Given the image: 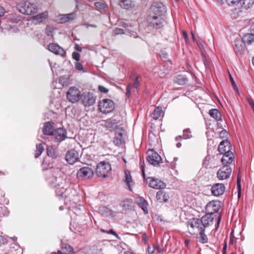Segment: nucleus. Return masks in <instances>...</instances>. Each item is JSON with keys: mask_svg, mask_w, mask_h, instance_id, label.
Segmentation results:
<instances>
[{"mask_svg": "<svg viewBox=\"0 0 254 254\" xmlns=\"http://www.w3.org/2000/svg\"><path fill=\"white\" fill-rule=\"evenodd\" d=\"M55 180V182L52 183V186L55 188L57 195L62 198H67L69 196V193L71 191V189L70 188H64L63 184L64 183L65 180L62 178L56 177Z\"/></svg>", "mask_w": 254, "mask_h": 254, "instance_id": "obj_1", "label": "nucleus"}, {"mask_svg": "<svg viewBox=\"0 0 254 254\" xmlns=\"http://www.w3.org/2000/svg\"><path fill=\"white\" fill-rule=\"evenodd\" d=\"M16 7L20 13L26 15H33L38 11L37 5L28 1L20 2L17 4Z\"/></svg>", "mask_w": 254, "mask_h": 254, "instance_id": "obj_2", "label": "nucleus"}, {"mask_svg": "<svg viewBox=\"0 0 254 254\" xmlns=\"http://www.w3.org/2000/svg\"><path fill=\"white\" fill-rule=\"evenodd\" d=\"M111 166L109 162L101 161L97 164L95 173L99 177L106 178L111 171Z\"/></svg>", "mask_w": 254, "mask_h": 254, "instance_id": "obj_3", "label": "nucleus"}, {"mask_svg": "<svg viewBox=\"0 0 254 254\" xmlns=\"http://www.w3.org/2000/svg\"><path fill=\"white\" fill-rule=\"evenodd\" d=\"M98 108L100 111L104 114L112 112L115 108V104L110 99H105L99 103Z\"/></svg>", "mask_w": 254, "mask_h": 254, "instance_id": "obj_4", "label": "nucleus"}, {"mask_svg": "<svg viewBox=\"0 0 254 254\" xmlns=\"http://www.w3.org/2000/svg\"><path fill=\"white\" fill-rule=\"evenodd\" d=\"M81 95L79 89L75 86L70 87L66 93L67 99L72 103L79 101Z\"/></svg>", "mask_w": 254, "mask_h": 254, "instance_id": "obj_5", "label": "nucleus"}, {"mask_svg": "<svg viewBox=\"0 0 254 254\" xmlns=\"http://www.w3.org/2000/svg\"><path fill=\"white\" fill-rule=\"evenodd\" d=\"M147 22L149 26L158 29L163 26L164 21L160 16L150 15L147 18Z\"/></svg>", "mask_w": 254, "mask_h": 254, "instance_id": "obj_6", "label": "nucleus"}, {"mask_svg": "<svg viewBox=\"0 0 254 254\" xmlns=\"http://www.w3.org/2000/svg\"><path fill=\"white\" fill-rule=\"evenodd\" d=\"M80 100L85 107H90L95 103L96 97L92 93L85 92L82 94Z\"/></svg>", "mask_w": 254, "mask_h": 254, "instance_id": "obj_7", "label": "nucleus"}, {"mask_svg": "<svg viewBox=\"0 0 254 254\" xmlns=\"http://www.w3.org/2000/svg\"><path fill=\"white\" fill-rule=\"evenodd\" d=\"M148 154L147 160L150 164L154 166H158L162 163L161 156L153 150H148Z\"/></svg>", "mask_w": 254, "mask_h": 254, "instance_id": "obj_8", "label": "nucleus"}, {"mask_svg": "<svg viewBox=\"0 0 254 254\" xmlns=\"http://www.w3.org/2000/svg\"><path fill=\"white\" fill-rule=\"evenodd\" d=\"M94 175L93 170L89 167L85 166L81 168L78 170L77 177L82 179H90Z\"/></svg>", "mask_w": 254, "mask_h": 254, "instance_id": "obj_9", "label": "nucleus"}, {"mask_svg": "<svg viewBox=\"0 0 254 254\" xmlns=\"http://www.w3.org/2000/svg\"><path fill=\"white\" fill-rule=\"evenodd\" d=\"M147 183L151 188L160 190L164 189L166 186L164 182L154 177H148L147 179Z\"/></svg>", "mask_w": 254, "mask_h": 254, "instance_id": "obj_10", "label": "nucleus"}, {"mask_svg": "<svg viewBox=\"0 0 254 254\" xmlns=\"http://www.w3.org/2000/svg\"><path fill=\"white\" fill-rule=\"evenodd\" d=\"M231 173V168L228 165H224L217 171V177L220 180L226 179L229 178Z\"/></svg>", "mask_w": 254, "mask_h": 254, "instance_id": "obj_11", "label": "nucleus"}, {"mask_svg": "<svg viewBox=\"0 0 254 254\" xmlns=\"http://www.w3.org/2000/svg\"><path fill=\"white\" fill-rule=\"evenodd\" d=\"M78 159L79 153L75 149H71L66 152L65 160L69 164H74Z\"/></svg>", "mask_w": 254, "mask_h": 254, "instance_id": "obj_12", "label": "nucleus"}, {"mask_svg": "<svg viewBox=\"0 0 254 254\" xmlns=\"http://www.w3.org/2000/svg\"><path fill=\"white\" fill-rule=\"evenodd\" d=\"M221 207V202L219 201H212L209 202L206 205V211L211 215L218 212Z\"/></svg>", "mask_w": 254, "mask_h": 254, "instance_id": "obj_13", "label": "nucleus"}, {"mask_svg": "<svg viewBox=\"0 0 254 254\" xmlns=\"http://www.w3.org/2000/svg\"><path fill=\"white\" fill-rule=\"evenodd\" d=\"M231 144L229 141L227 140L222 141L219 145L218 150L221 154L228 153L229 154L230 157L233 156V152L231 151Z\"/></svg>", "mask_w": 254, "mask_h": 254, "instance_id": "obj_14", "label": "nucleus"}, {"mask_svg": "<svg viewBox=\"0 0 254 254\" xmlns=\"http://www.w3.org/2000/svg\"><path fill=\"white\" fill-rule=\"evenodd\" d=\"M218 159L215 156L207 155L203 161V166L208 168H212L217 165Z\"/></svg>", "mask_w": 254, "mask_h": 254, "instance_id": "obj_15", "label": "nucleus"}, {"mask_svg": "<svg viewBox=\"0 0 254 254\" xmlns=\"http://www.w3.org/2000/svg\"><path fill=\"white\" fill-rule=\"evenodd\" d=\"M225 190V187L223 184L216 183L214 184L211 189L212 194L216 196L222 195Z\"/></svg>", "mask_w": 254, "mask_h": 254, "instance_id": "obj_16", "label": "nucleus"}, {"mask_svg": "<svg viewBox=\"0 0 254 254\" xmlns=\"http://www.w3.org/2000/svg\"><path fill=\"white\" fill-rule=\"evenodd\" d=\"M66 131L63 127L55 129L52 135L54 136L57 141L61 142L64 140L66 137Z\"/></svg>", "mask_w": 254, "mask_h": 254, "instance_id": "obj_17", "label": "nucleus"}, {"mask_svg": "<svg viewBox=\"0 0 254 254\" xmlns=\"http://www.w3.org/2000/svg\"><path fill=\"white\" fill-rule=\"evenodd\" d=\"M151 9L155 14L160 16L166 12L165 6L161 2L154 3L151 7Z\"/></svg>", "mask_w": 254, "mask_h": 254, "instance_id": "obj_18", "label": "nucleus"}, {"mask_svg": "<svg viewBox=\"0 0 254 254\" xmlns=\"http://www.w3.org/2000/svg\"><path fill=\"white\" fill-rule=\"evenodd\" d=\"M48 50L56 55L64 56L65 55L64 50L55 43H51L48 45Z\"/></svg>", "mask_w": 254, "mask_h": 254, "instance_id": "obj_19", "label": "nucleus"}, {"mask_svg": "<svg viewBox=\"0 0 254 254\" xmlns=\"http://www.w3.org/2000/svg\"><path fill=\"white\" fill-rule=\"evenodd\" d=\"M125 176L124 179V181L126 183V186H127V189L129 190H132V177L130 174V172L127 170H125Z\"/></svg>", "mask_w": 254, "mask_h": 254, "instance_id": "obj_20", "label": "nucleus"}, {"mask_svg": "<svg viewBox=\"0 0 254 254\" xmlns=\"http://www.w3.org/2000/svg\"><path fill=\"white\" fill-rule=\"evenodd\" d=\"M156 199L160 202H166L168 200L169 196L168 193L162 189L157 191Z\"/></svg>", "mask_w": 254, "mask_h": 254, "instance_id": "obj_21", "label": "nucleus"}, {"mask_svg": "<svg viewBox=\"0 0 254 254\" xmlns=\"http://www.w3.org/2000/svg\"><path fill=\"white\" fill-rule=\"evenodd\" d=\"M73 251L72 247L66 243H62L61 250L58 251L55 254H70Z\"/></svg>", "mask_w": 254, "mask_h": 254, "instance_id": "obj_22", "label": "nucleus"}, {"mask_svg": "<svg viewBox=\"0 0 254 254\" xmlns=\"http://www.w3.org/2000/svg\"><path fill=\"white\" fill-rule=\"evenodd\" d=\"M235 52L237 54L242 55L244 51L245 45L241 40H236L235 41Z\"/></svg>", "mask_w": 254, "mask_h": 254, "instance_id": "obj_23", "label": "nucleus"}, {"mask_svg": "<svg viewBox=\"0 0 254 254\" xmlns=\"http://www.w3.org/2000/svg\"><path fill=\"white\" fill-rule=\"evenodd\" d=\"M213 219V218L211 217V215L207 212L199 219L202 227H204V229H205V228L208 226L209 222H212Z\"/></svg>", "mask_w": 254, "mask_h": 254, "instance_id": "obj_24", "label": "nucleus"}, {"mask_svg": "<svg viewBox=\"0 0 254 254\" xmlns=\"http://www.w3.org/2000/svg\"><path fill=\"white\" fill-rule=\"evenodd\" d=\"M120 5L121 7L127 10L131 9L135 6L134 2L131 0H121Z\"/></svg>", "mask_w": 254, "mask_h": 254, "instance_id": "obj_25", "label": "nucleus"}, {"mask_svg": "<svg viewBox=\"0 0 254 254\" xmlns=\"http://www.w3.org/2000/svg\"><path fill=\"white\" fill-rule=\"evenodd\" d=\"M113 142L116 145H121L125 142V139L123 137V133L121 132L116 131Z\"/></svg>", "mask_w": 254, "mask_h": 254, "instance_id": "obj_26", "label": "nucleus"}, {"mask_svg": "<svg viewBox=\"0 0 254 254\" xmlns=\"http://www.w3.org/2000/svg\"><path fill=\"white\" fill-rule=\"evenodd\" d=\"M136 201L139 206L143 210L145 214L148 213L147 202L144 198L141 196H138L136 198Z\"/></svg>", "mask_w": 254, "mask_h": 254, "instance_id": "obj_27", "label": "nucleus"}, {"mask_svg": "<svg viewBox=\"0 0 254 254\" xmlns=\"http://www.w3.org/2000/svg\"><path fill=\"white\" fill-rule=\"evenodd\" d=\"M55 129L53 124L48 122L45 124L43 131L45 134L52 135Z\"/></svg>", "mask_w": 254, "mask_h": 254, "instance_id": "obj_28", "label": "nucleus"}, {"mask_svg": "<svg viewBox=\"0 0 254 254\" xmlns=\"http://www.w3.org/2000/svg\"><path fill=\"white\" fill-rule=\"evenodd\" d=\"M188 225H190L192 228H197L198 230H201L202 227L200 223L199 219L193 218L190 219L188 222Z\"/></svg>", "mask_w": 254, "mask_h": 254, "instance_id": "obj_29", "label": "nucleus"}, {"mask_svg": "<svg viewBox=\"0 0 254 254\" xmlns=\"http://www.w3.org/2000/svg\"><path fill=\"white\" fill-rule=\"evenodd\" d=\"M75 18V14L71 13L67 14L61 15L59 17V20L61 23H65Z\"/></svg>", "mask_w": 254, "mask_h": 254, "instance_id": "obj_30", "label": "nucleus"}, {"mask_svg": "<svg viewBox=\"0 0 254 254\" xmlns=\"http://www.w3.org/2000/svg\"><path fill=\"white\" fill-rule=\"evenodd\" d=\"M223 156L221 158V161L224 165H227L228 164H231L233 161L234 158V155L233 154L232 157H230L231 155H228L229 154L223 153Z\"/></svg>", "mask_w": 254, "mask_h": 254, "instance_id": "obj_31", "label": "nucleus"}, {"mask_svg": "<svg viewBox=\"0 0 254 254\" xmlns=\"http://www.w3.org/2000/svg\"><path fill=\"white\" fill-rule=\"evenodd\" d=\"M209 114L211 117L215 119L217 121H220L221 120V114L219 111V110L216 109H213L209 110Z\"/></svg>", "mask_w": 254, "mask_h": 254, "instance_id": "obj_32", "label": "nucleus"}, {"mask_svg": "<svg viewBox=\"0 0 254 254\" xmlns=\"http://www.w3.org/2000/svg\"><path fill=\"white\" fill-rule=\"evenodd\" d=\"M48 17V13L47 11H44L38 14L33 16L32 19L39 22H42Z\"/></svg>", "mask_w": 254, "mask_h": 254, "instance_id": "obj_33", "label": "nucleus"}, {"mask_svg": "<svg viewBox=\"0 0 254 254\" xmlns=\"http://www.w3.org/2000/svg\"><path fill=\"white\" fill-rule=\"evenodd\" d=\"M174 80L176 83L180 85H184L188 81L187 78L182 74L177 75L175 77Z\"/></svg>", "mask_w": 254, "mask_h": 254, "instance_id": "obj_34", "label": "nucleus"}, {"mask_svg": "<svg viewBox=\"0 0 254 254\" xmlns=\"http://www.w3.org/2000/svg\"><path fill=\"white\" fill-rule=\"evenodd\" d=\"M163 115L162 108L161 107L158 106L156 107L153 112V118L155 120L158 119Z\"/></svg>", "mask_w": 254, "mask_h": 254, "instance_id": "obj_35", "label": "nucleus"}, {"mask_svg": "<svg viewBox=\"0 0 254 254\" xmlns=\"http://www.w3.org/2000/svg\"><path fill=\"white\" fill-rule=\"evenodd\" d=\"M47 153L49 156L53 158H56L58 156L57 151L53 146H48L47 147Z\"/></svg>", "mask_w": 254, "mask_h": 254, "instance_id": "obj_36", "label": "nucleus"}, {"mask_svg": "<svg viewBox=\"0 0 254 254\" xmlns=\"http://www.w3.org/2000/svg\"><path fill=\"white\" fill-rule=\"evenodd\" d=\"M204 231L205 229H204V227H203L202 229L200 230L199 236L198 237L199 241L203 244L208 242V238L207 236L204 234Z\"/></svg>", "mask_w": 254, "mask_h": 254, "instance_id": "obj_37", "label": "nucleus"}, {"mask_svg": "<svg viewBox=\"0 0 254 254\" xmlns=\"http://www.w3.org/2000/svg\"><path fill=\"white\" fill-rule=\"evenodd\" d=\"M242 6L245 8L248 9L253 6L254 4V0H241Z\"/></svg>", "mask_w": 254, "mask_h": 254, "instance_id": "obj_38", "label": "nucleus"}, {"mask_svg": "<svg viewBox=\"0 0 254 254\" xmlns=\"http://www.w3.org/2000/svg\"><path fill=\"white\" fill-rule=\"evenodd\" d=\"M44 149L43 145L42 143H39L36 145V150L35 154V158L39 157L42 153L43 152Z\"/></svg>", "mask_w": 254, "mask_h": 254, "instance_id": "obj_39", "label": "nucleus"}, {"mask_svg": "<svg viewBox=\"0 0 254 254\" xmlns=\"http://www.w3.org/2000/svg\"><path fill=\"white\" fill-rule=\"evenodd\" d=\"M95 6L96 7L97 9H102L106 10L107 8V6L106 4L99 2H96L94 3Z\"/></svg>", "mask_w": 254, "mask_h": 254, "instance_id": "obj_40", "label": "nucleus"}, {"mask_svg": "<svg viewBox=\"0 0 254 254\" xmlns=\"http://www.w3.org/2000/svg\"><path fill=\"white\" fill-rule=\"evenodd\" d=\"M244 39L245 42H247L248 44H251L252 42L254 41V35L251 32V34H248L245 35Z\"/></svg>", "mask_w": 254, "mask_h": 254, "instance_id": "obj_41", "label": "nucleus"}, {"mask_svg": "<svg viewBox=\"0 0 254 254\" xmlns=\"http://www.w3.org/2000/svg\"><path fill=\"white\" fill-rule=\"evenodd\" d=\"M183 138L189 139L192 137L191 131L190 128H187L183 130Z\"/></svg>", "mask_w": 254, "mask_h": 254, "instance_id": "obj_42", "label": "nucleus"}, {"mask_svg": "<svg viewBox=\"0 0 254 254\" xmlns=\"http://www.w3.org/2000/svg\"><path fill=\"white\" fill-rule=\"evenodd\" d=\"M229 6H235L238 4L241 0H225Z\"/></svg>", "mask_w": 254, "mask_h": 254, "instance_id": "obj_43", "label": "nucleus"}, {"mask_svg": "<svg viewBox=\"0 0 254 254\" xmlns=\"http://www.w3.org/2000/svg\"><path fill=\"white\" fill-rule=\"evenodd\" d=\"M100 231L102 232L106 233L109 234H112L114 235L117 239H120V237L119 236V235L113 229H111L109 231H106L101 229Z\"/></svg>", "mask_w": 254, "mask_h": 254, "instance_id": "obj_44", "label": "nucleus"}, {"mask_svg": "<svg viewBox=\"0 0 254 254\" xmlns=\"http://www.w3.org/2000/svg\"><path fill=\"white\" fill-rule=\"evenodd\" d=\"M132 203V200L130 199H127L123 201V205L126 208H129Z\"/></svg>", "mask_w": 254, "mask_h": 254, "instance_id": "obj_45", "label": "nucleus"}, {"mask_svg": "<svg viewBox=\"0 0 254 254\" xmlns=\"http://www.w3.org/2000/svg\"><path fill=\"white\" fill-rule=\"evenodd\" d=\"M115 123V121L110 119L105 121V126L107 127L110 128L113 127V124Z\"/></svg>", "mask_w": 254, "mask_h": 254, "instance_id": "obj_46", "label": "nucleus"}, {"mask_svg": "<svg viewBox=\"0 0 254 254\" xmlns=\"http://www.w3.org/2000/svg\"><path fill=\"white\" fill-rule=\"evenodd\" d=\"M45 32L48 36H53V28L51 26L46 27Z\"/></svg>", "mask_w": 254, "mask_h": 254, "instance_id": "obj_47", "label": "nucleus"}, {"mask_svg": "<svg viewBox=\"0 0 254 254\" xmlns=\"http://www.w3.org/2000/svg\"><path fill=\"white\" fill-rule=\"evenodd\" d=\"M72 58L76 62H78L80 60V55L77 52H73L72 54Z\"/></svg>", "mask_w": 254, "mask_h": 254, "instance_id": "obj_48", "label": "nucleus"}, {"mask_svg": "<svg viewBox=\"0 0 254 254\" xmlns=\"http://www.w3.org/2000/svg\"><path fill=\"white\" fill-rule=\"evenodd\" d=\"M237 185L238 187V197H240L241 195V181L239 178H238L237 181Z\"/></svg>", "mask_w": 254, "mask_h": 254, "instance_id": "obj_49", "label": "nucleus"}, {"mask_svg": "<svg viewBox=\"0 0 254 254\" xmlns=\"http://www.w3.org/2000/svg\"><path fill=\"white\" fill-rule=\"evenodd\" d=\"M75 67L76 69L79 70V71H81V70H83L82 65L81 64H80V63H78V62H76L75 63Z\"/></svg>", "mask_w": 254, "mask_h": 254, "instance_id": "obj_50", "label": "nucleus"}, {"mask_svg": "<svg viewBox=\"0 0 254 254\" xmlns=\"http://www.w3.org/2000/svg\"><path fill=\"white\" fill-rule=\"evenodd\" d=\"M139 77H140L139 76H136L135 80H134V83H133V86L136 89L137 88V87H138V86L139 85V81L138 80V78Z\"/></svg>", "mask_w": 254, "mask_h": 254, "instance_id": "obj_51", "label": "nucleus"}, {"mask_svg": "<svg viewBox=\"0 0 254 254\" xmlns=\"http://www.w3.org/2000/svg\"><path fill=\"white\" fill-rule=\"evenodd\" d=\"M98 89L102 93H106L108 92V89L107 88L101 85L99 86Z\"/></svg>", "mask_w": 254, "mask_h": 254, "instance_id": "obj_52", "label": "nucleus"}, {"mask_svg": "<svg viewBox=\"0 0 254 254\" xmlns=\"http://www.w3.org/2000/svg\"><path fill=\"white\" fill-rule=\"evenodd\" d=\"M147 251L149 254H153L155 251V246H148Z\"/></svg>", "mask_w": 254, "mask_h": 254, "instance_id": "obj_53", "label": "nucleus"}, {"mask_svg": "<svg viewBox=\"0 0 254 254\" xmlns=\"http://www.w3.org/2000/svg\"><path fill=\"white\" fill-rule=\"evenodd\" d=\"M115 33L116 34H124L125 32H124V30L122 29L116 28L115 29Z\"/></svg>", "mask_w": 254, "mask_h": 254, "instance_id": "obj_54", "label": "nucleus"}, {"mask_svg": "<svg viewBox=\"0 0 254 254\" xmlns=\"http://www.w3.org/2000/svg\"><path fill=\"white\" fill-rule=\"evenodd\" d=\"M131 83H129L127 87V92H126V96L127 97H129V95H130V91H131Z\"/></svg>", "mask_w": 254, "mask_h": 254, "instance_id": "obj_55", "label": "nucleus"}, {"mask_svg": "<svg viewBox=\"0 0 254 254\" xmlns=\"http://www.w3.org/2000/svg\"><path fill=\"white\" fill-rule=\"evenodd\" d=\"M7 240L3 236L0 235V245L7 243Z\"/></svg>", "mask_w": 254, "mask_h": 254, "instance_id": "obj_56", "label": "nucleus"}, {"mask_svg": "<svg viewBox=\"0 0 254 254\" xmlns=\"http://www.w3.org/2000/svg\"><path fill=\"white\" fill-rule=\"evenodd\" d=\"M155 251L157 252L158 253L163 254V250L160 247L158 246H155Z\"/></svg>", "mask_w": 254, "mask_h": 254, "instance_id": "obj_57", "label": "nucleus"}, {"mask_svg": "<svg viewBox=\"0 0 254 254\" xmlns=\"http://www.w3.org/2000/svg\"><path fill=\"white\" fill-rule=\"evenodd\" d=\"M74 49L78 51V52H81L82 51V48L80 47V46L77 44H75V46H74Z\"/></svg>", "mask_w": 254, "mask_h": 254, "instance_id": "obj_58", "label": "nucleus"}, {"mask_svg": "<svg viewBox=\"0 0 254 254\" xmlns=\"http://www.w3.org/2000/svg\"><path fill=\"white\" fill-rule=\"evenodd\" d=\"M230 80L231 81V84L233 85V86L235 88L236 87V84L234 81V79L233 78L231 75H230Z\"/></svg>", "mask_w": 254, "mask_h": 254, "instance_id": "obj_59", "label": "nucleus"}, {"mask_svg": "<svg viewBox=\"0 0 254 254\" xmlns=\"http://www.w3.org/2000/svg\"><path fill=\"white\" fill-rule=\"evenodd\" d=\"M183 34L186 42H187L189 40V39L187 32L185 31H183Z\"/></svg>", "mask_w": 254, "mask_h": 254, "instance_id": "obj_60", "label": "nucleus"}, {"mask_svg": "<svg viewBox=\"0 0 254 254\" xmlns=\"http://www.w3.org/2000/svg\"><path fill=\"white\" fill-rule=\"evenodd\" d=\"M226 250H227V243L225 242L223 248L222 253L223 254H226Z\"/></svg>", "mask_w": 254, "mask_h": 254, "instance_id": "obj_61", "label": "nucleus"}, {"mask_svg": "<svg viewBox=\"0 0 254 254\" xmlns=\"http://www.w3.org/2000/svg\"><path fill=\"white\" fill-rule=\"evenodd\" d=\"M4 13V9L3 8L2 6L0 5V16L3 15Z\"/></svg>", "mask_w": 254, "mask_h": 254, "instance_id": "obj_62", "label": "nucleus"}, {"mask_svg": "<svg viewBox=\"0 0 254 254\" xmlns=\"http://www.w3.org/2000/svg\"><path fill=\"white\" fill-rule=\"evenodd\" d=\"M250 29L251 32H252V33L254 35V22L251 25Z\"/></svg>", "mask_w": 254, "mask_h": 254, "instance_id": "obj_63", "label": "nucleus"}, {"mask_svg": "<svg viewBox=\"0 0 254 254\" xmlns=\"http://www.w3.org/2000/svg\"><path fill=\"white\" fill-rule=\"evenodd\" d=\"M248 102L252 107V108H253L254 107V102L252 100H248Z\"/></svg>", "mask_w": 254, "mask_h": 254, "instance_id": "obj_64", "label": "nucleus"}]
</instances>
